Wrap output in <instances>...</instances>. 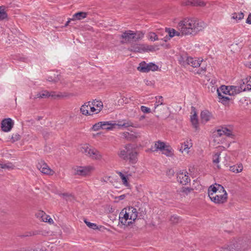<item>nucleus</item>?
Returning <instances> with one entry per match:
<instances>
[{
  "mask_svg": "<svg viewBox=\"0 0 251 251\" xmlns=\"http://www.w3.org/2000/svg\"><path fill=\"white\" fill-rule=\"evenodd\" d=\"M206 24L202 21L194 18H185L180 21L177 25V29L182 31L185 35H195L202 30Z\"/></svg>",
  "mask_w": 251,
  "mask_h": 251,
  "instance_id": "f257e3e1",
  "label": "nucleus"
},
{
  "mask_svg": "<svg viewBox=\"0 0 251 251\" xmlns=\"http://www.w3.org/2000/svg\"><path fill=\"white\" fill-rule=\"evenodd\" d=\"M37 168L44 174L52 176L54 174L53 170H51L44 161L39 162L37 165Z\"/></svg>",
  "mask_w": 251,
  "mask_h": 251,
  "instance_id": "423d86ee",
  "label": "nucleus"
},
{
  "mask_svg": "<svg viewBox=\"0 0 251 251\" xmlns=\"http://www.w3.org/2000/svg\"><path fill=\"white\" fill-rule=\"evenodd\" d=\"M161 151L163 154L167 156H172L174 154L173 149L170 147L167 146Z\"/></svg>",
  "mask_w": 251,
  "mask_h": 251,
  "instance_id": "7c9ffc66",
  "label": "nucleus"
},
{
  "mask_svg": "<svg viewBox=\"0 0 251 251\" xmlns=\"http://www.w3.org/2000/svg\"><path fill=\"white\" fill-rule=\"evenodd\" d=\"M88 156L93 159L100 160L102 157V155L100 152L95 148H92Z\"/></svg>",
  "mask_w": 251,
  "mask_h": 251,
  "instance_id": "4468645a",
  "label": "nucleus"
},
{
  "mask_svg": "<svg viewBox=\"0 0 251 251\" xmlns=\"http://www.w3.org/2000/svg\"><path fill=\"white\" fill-rule=\"evenodd\" d=\"M183 35H185V34H183L182 31H181L180 30L178 29V31H176V33H175V36H183Z\"/></svg>",
  "mask_w": 251,
  "mask_h": 251,
  "instance_id": "0e129e2a",
  "label": "nucleus"
},
{
  "mask_svg": "<svg viewBox=\"0 0 251 251\" xmlns=\"http://www.w3.org/2000/svg\"><path fill=\"white\" fill-rule=\"evenodd\" d=\"M61 196H62L64 198L66 199L67 201H72L74 199V196L69 193H63L61 194Z\"/></svg>",
  "mask_w": 251,
  "mask_h": 251,
  "instance_id": "49530a36",
  "label": "nucleus"
},
{
  "mask_svg": "<svg viewBox=\"0 0 251 251\" xmlns=\"http://www.w3.org/2000/svg\"><path fill=\"white\" fill-rule=\"evenodd\" d=\"M93 170L94 167L91 166H77L75 169V174L82 176L89 175Z\"/></svg>",
  "mask_w": 251,
  "mask_h": 251,
  "instance_id": "39448f33",
  "label": "nucleus"
},
{
  "mask_svg": "<svg viewBox=\"0 0 251 251\" xmlns=\"http://www.w3.org/2000/svg\"><path fill=\"white\" fill-rule=\"evenodd\" d=\"M135 37L133 31L130 30L125 31L120 35V38L122 39L121 43L122 44H125L135 41Z\"/></svg>",
  "mask_w": 251,
  "mask_h": 251,
  "instance_id": "20e7f679",
  "label": "nucleus"
},
{
  "mask_svg": "<svg viewBox=\"0 0 251 251\" xmlns=\"http://www.w3.org/2000/svg\"><path fill=\"white\" fill-rule=\"evenodd\" d=\"M166 31L168 33L171 37L175 36V33H176V30L173 28H166Z\"/></svg>",
  "mask_w": 251,
  "mask_h": 251,
  "instance_id": "de8ad7c7",
  "label": "nucleus"
},
{
  "mask_svg": "<svg viewBox=\"0 0 251 251\" xmlns=\"http://www.w3.org/2000/svg\"><path fill=\"white\" fill-rule=\"evenodd\" d=\"M117 174L121 177L123 184L126 187H128L129 186V184L127 181L128 178L126 176V175L120 172H117Z\"/></svg>",
  "mask_w": 251,
  "mask_h": 251,
  "instance_id": "2f4dec72",
  "label": "nucleus"
},
{
  "mask_svg": "<svg viewBox=\"0 0 251 251\" xmlns=\"http://www.w3.org/2000/svg\"><path fill=\"white\" fill-rule=\"evenodd\" d=\"M212 193V196L215 195V194L217 193V186L215 184V185H211L208 190V196L209 197V194Z\"/></svg>",
  "mask_w": 251,
  "mask_h": 251,
  "instance_id": "58836bf2",
  "label": "nucleus"
},
{
  "mask_svg": "<svg viewBox=\"0 0 251 251\" xmlns=\"http://www.w3.org/2000/svg\"><path fill=\"white\" fill-rule=\"evenodd\" d=\"M188 2H190L191 4L194 6H204L205 5V2L201 0H192L191 1H189Z\"/></svg>",
  "mask_w": 251,
  "mask_h": 251,
  "instance_id": "e433bc0d",
  "label": "nucleus"
},
{
  "mask_svg": "<svg viewBox=\"0 0 251 251\" xmlns=\"http://www.w3.org/2000/svg\"><path fill=\"white\" fill-rule=\"evenodd\" d=\"M192 147V143L191 140H187L185 141L183 144H181V147L179 151L183 152L184 151L188 153V149Z\"/></svg>",
  "mask_w": 251,
  "mask_h": 251,
  "instance_id": "f3484780",
  "label": "nucleus"
},
{
  "mask_svg": "<svg viewBox=\"0 0 251 251\" xmlns=\"http://www.w3.org/2000/svg\"><path fill=\"white\" fill-rule=\"evenodd\" d=\"M84 222L86 224V225L90 228H91L93 229H96L97 228V226L95 224L88 222L86 220H84Z\"/></svg>",
  "mask_w": 251,
  "mask_h": 251,
  "instance_id": "603ef678",
  "label": "nucleus"
},
{
  "mask_svg": "<svg viewBox=\"0 0 251 251\" xmlns=\"http://www.w3.org/2000/svg\"><path fill=\"white\" fill-rule=\"evenodd\" d=\"M102 129H112L116 126V124H113L110 122H101Z\"/></svg>",
  "mask_w": 251,
  "mask_h": 251,
  "instance_id": "c85d7f7f",
  "label": "nucleus"
},
{
  "mask_svg": "<svg viewBox=\"0 0 251 251\" xmlns=\"http://www.w3.org/2000/svg\"><path fill=\"white\" fill-rule=\"evenodd\" d=\"M92 148H90L88 145L84 144L81 146L80 151L88 156L89 152H90Z\"/></svg>",
  "mask_w": 251,
  "mask_h": 251,
  "instance_id": "473e14b6",
  "label": "nucleus"
},
{
  "mask_svg": "<svg viewBox=\"0 0 251 251\" xmlns=\"http://www.w3.org/2000/svg\"><path fill=\"white\" fill-rule=\"evenodd\" d=\"M202 59L190 57L188 60V66H191L193 68H197L201 66Z\"/></svg>",
  "mask_w": 251,
  "mask_h": 251,
  "instance_id": "f8f14e48",
  "label": "nucleus"
},
{
  "mask_svg": "<svg viewBox=\"0 0 251 251\" xmlns=\"http://www.w3.org/2000/svg\"><path fill=\"white\" fill-rule=\"evenodd\" d=\"M143 51H152L153 50V48L152 46H145L143 45Z\"/></svg>",
  "mask_w": 251,
  "mask_h": 251,
  "instance_id": "5fc2aeb1",
  "label": "nucleus"
},
{
  "mask_svg": "<svg viewBox=\"0 0 251 251\" xmlns=\"http://www.w3.org/2000/svg\"><path fill=\"white\" fill-rule=\"evenodd\" d=\"M229 88L230 90L231 96H234L241 92L245 91V89L239 88V86H229Z\"/></svg>",
  "mask_w": 251,
  "mask_h": 251,
  "instance_id": "b1692460",
  "label": "nucleus"
},
{
  "mask_svg": "<svg viewBox=\"0 0 251 251\" xmlns=\"http://www.w3.org/2000/svg\"><path fill=\"white\" fill-rule=\"evenodd\" d=\"M59 78L57 77H54L52 78V77H49L48 78V80L49 81H53L54 82H57L59 80Z\"/></svg>",
  "mask_w": 251,
  "mask_h": 251,
  "instance_id": "052dcab7",
  "label": "nucleus"
},
{
  "mask_svg": "<svg viewBox=\"0 0 251 251\" xmlns=\"http://www.w3.org/2000/svg\"><path fill=\"white\" fill-rule=\"evenodd\" d=\"M129 153L130 154V155L128 157V160H129L131 163H135L137 161V153L135 149L132 147Z\"/></svg>",
  "mask_w": 251,
  "mask_h": 251,
  "instance_id": "aec40b11",
  "label": "nucleus"
},
{
  "mask_svg": "<svg viewBox=\"0 0 251 251\" xmlns=\"http://www.w3.org/2000/svg\"><path fill=\"white\" fill-rule=\"evenodd\" d=\"M13 125L14 123L11 119H4L1 123V129L4 132H9L11 130Z\"/></svg>",
  "mask_w": 251,
  "mask_h": 251,
  "instance_id": "9d476101",
  "label": "nucleus"
},
{
  "mask_svg": "<svg viewBox=\"0 0 251 251\" xmlns=\"http://www.w3.org/2000/svg\"><path fill=\"white\" fill-rule=\"evenodd\" d=\"M239 84L240 86H239V88H242L243 89H244V88H245V91L249 90V87H247L245 79L241 80Z\"/></svg>",
  "mask_w": 251,
  "mask_h": 251,
  "instance_id": "c03bdc74",
  "label": "nucleus"
},
{
  "mask_svg": "<svg viewBox=\"0 0 251 251\" xmlns=\"http://www.w3.org/2000/svg\"><path fill=\"white\" fill-rule=\"evenodd\" d=\"M217 186V193L224 194V192H226L225 190L224 187L220 184H215Z\"/></svg>",
  "mask_w": 251,
  "mask_h": 251,
  "instance_id": "09e8293b",
  "label": "nucleus"
},
{
  "mask_svg": "<svg viewBox=\"0 0 251 251\" xmlns=\"http://www.w3.org/2000/svg\"><path fill=\"white\" fill-rule=\"evenodd\" d=\"M102 123L101 122H99L98 123H96L94 125H93L92 127V129L94 131H97L99 130L100 129H102Z\"/></svg>",
  "mask_w": 251,
  "mask_h": 251,
  "instance_id": "8fccbe9b",
  "label": "nucleus"
},
{
  "mask_svg": "<svg viewBox=\"0 0 251 251\" xmlns=\"http://www.w3.org/2000/svg\"><path fill=\"white\" fill-rule=\"evenodd\" d=\"M229 86L222 85L220 87V89H217V91H220L219 93L222 94L229 95L231 96L230 90H229Z\"/></svg>",
  "mask_w": 251,
  "mask_h": 251,
  "instance_id": "cd10ccee",
  "label": "nucleus"
},
{
  "mask_svg": "<svg viewBox=\"0 0 251 251\" xmlns=\"http://www.w3.org/2000/svg\"><path fill=\"white\" fill-rule=\"evenodd\" d=\"M50 97V92L46 90H43L37 93L34 97V99L37 98L46 99Z\"/></svg>",
  "mask_w": 251,
  "mask_h": 251,
  "instance_id": "393cba45",
  "label": "nucleus"
},
{
  "mask_svg": "<svg viewBox=\"0 0 251 251\" xmlns=\"http://www.w3.org/2000/svg\"><path fill=\"white\" fill-rule=\"evenodd\" d=\"M157 101L156 102V103L155 104V108H156L157 107H158L159 105H162L163 104V98L162 96H158L155 97Z\"/></svg>",
  "mask_w": 251,
  "mask_h": 251,
  "instance_id": "a19ab883",
  "label": "nucleus"
},
{
  "mask_svg": "<svg viewBox=\"0 0 251 251\" xmlns=\"http://www.w3.org/2000/svg\"><path fill=\"white\" fill-rule=\"evenodd\" d=\"M205 71H206V68L205 67H201L200 68V69L199 70V71L197 72V73L198 74H200L204 73V72H205Z\"/></svg>",
  "mask_w": 251,
  "mask_h": 251,
  "instance_id": "bf43d9fd",
  "label": "nucleus"
},
{
  "mask_svg": "<svg viewBox=\"0 0 251 251\" xmlns=\"http://www.w3.org/2000/svg\"><path fill=\"white\" fill-rule=\"evenodd\" d=\"M217 133L219 136L225 135L229 137L231 135V131L226 127H222L221 129L217 130Z\"/></svg>",
  "mask_w": 251,
  "mask_h": 251,
  "instance_id": "4be33fe9",
  "label": "nucleus"
},
{
  "mask_svg": "<svg viewBox=\"0 0 251 251\" xmlns=\"http://www.w3.org/2000/svg\"><path fill=\"white\" fill-rule=\"evenodd\" d=\"M125 175L128 178L129 176H132L131 174L130 173H128V172H125Z\"/></svg>",
  "mask_w": 251,
  "mask_h": 251,
  "instance_id": "774afa93",
  "label": "nucleus"
},
{
  "mask_svg": "<svg viewBox=\"0 0 251 251\" xmlns=\"http://www.w3.org/2000/svg\"><path fill=\"white\" fill-rule=\"evenodd\" d=\"M135 38V41H138L141 39L144 35V33L141 31H136L135 32L134 31Z\"/></svg>",
  "mask_w": 251,
  "mask_h": 251,
  "instance_id": "4c0bfd02",
  "label": "nucleus"
},
{
  "mask_svg": "<svg viewBox=\"0 0 251 251\" xmlns=\"http://www.w3.org/2000/svg\"><path fill=\"white\" fill-rule=\"evenodd\" d=\"M243 167L242 164H238L230 167L229 170L235 173H239L242 171Z\"/></svg>",
  "mask_w": 251,
  "mask_h": 251,
  "instance_id": "bb28decb",
  "label": "nucleus"
},
{
  "mask_svg": "<svg viewBox=\"0 0 251 251\" xmlns=\"http://www.w3.org/2000/svg\"><path fill=\"white\" fill-rule=\"evenodd\" d=\"M245 80L247 87H249V90H251V76L248 78H246Z\"/></svg>",
  "mask_w": 251,
  "mask_h": 251,
  "instance_id": "6e6d98bb",
  "label": "nucleus"
},
{
  "mask_svg": "<svg viewBox=\"0 0 251 251\" xmlns=\"http://www.w3.org/2000/svg\"><path fill=\"white\" fill-rule=\"evenodd\" d=\"M246 23L249 24H251V13L249 15L246 20Z\"/></svg>",
  "mask_w": 251,
  "mask_h": 251,
  "instance_id": "338daca9",
  "label": "nucleus"
},
{
  "mask_svg": "<svg viewBox=\"0 0 251 251\" xmlns=\"http://www.w3.org/2000/svg\"><path fill=\"white\" fill-rule=\"evenodd\" d=\"M148 38L152 41L158 40L157 35L154 32H150L148 34Z\"/></svg>",
  "mask_w": 251,
  "mask_h": 251,
  "instance_id": "ea45409f",
  "label": "nucleus"
},
{
  "mask_svg": "<svg viewBox=\"0 0 251 251\" xmlns=\"http://www.w3.org/2000/svg\"><path fill=\"white\" fill-rule=\"evenodd\" d=\"M2 169H11V166L9 164H2Z\"/></svg>",
  "mask_w": 251,
  "mask_h": 251,
  "instance_id": "680f3d73",
  "label": "nucleus"
},
{
  "mask_svg": "<svg viewBox=\"0 0 251 251\" xmlns=\"http://www.w3.org/2000/svg\"><path fill=\"white\" fill-rule=\"evenodd\" d=\"M240 246L236 240H232L229 244L216 251H239Z\"/></svg>",
  "mask_w": 251,
  "mask_h": 251,
  "instance_id": "6e6552de",
  "label": "nucleus"
},
{
  "mask_svg": "<svg viewBox=\"0 0 251 251\" xmlns=\"http://www.w3.org/2000/svg\"><path fill=\"white\" fill-rule=\"evenodd\" d=\"M186 171H180L177 176V181L182 185H186L190 181V178Z\"/></svg>",
  "mask_w": 251,
  "mask_h": 251,
  "instance_id": "1a4fd4ad",
  "label": "nucleus"
},
{
  "mask_svg": "<svg viewBox=\"0 0 251 251\" xmlns=\"http://www.w3.org/2000/svg\"><path fill=\"white\" fill-rule=\"evenodd\" d=\"M7 14L5 11V7L0 6V21L3 20L7 18Z\"/></svg>",
  "mask_w": 251,
  "mask_h": 251,
  "instance_id": "f704fd0d",
  "label": "nucleus"
},
{
  "mask_svg": "<svg viewBox=\"0 0 251 251\" xmlns=\"http://www.w3.org/2000/svg\"><path fill=\"white\" fill-rule=\"evenodd\" d=\"M219 91H218V95L220 101H221L223 104L227 103L229 101L230 99L227 97H226L223 95L221 93H219Z\"/></svg>",
  "mask_w": 251,
  "mask_h": 251,
  "instance_id": "72a5a7b5",
  "label": "nucleus"
},
{
  "mask_svg": "<svg viewBox=\"0 0 251 251\" xmlns=\"http://www.w3.org/2000/svg\"><path fill=\"white\" fill-rule=\"evenodd\" d=\"M143 45L132 44L128 48V50L134 52H142L143 51Z\"/></svg>",
  "mask_w": 251,
  "mask_h": 251,
  "instance_id": "dca6fc26",
  "label": "nucleus"
},
{
  "mask_svg": "<svg viewBox=\"0 0 251 251\" xmlns=\"http://www.w3.org/2000/svg\"><path fill=\"white\" fill-rule=\"evenodd\" d=\"M131 148H132V146L130 145H127L126 146V147H125V149L123 150H122L120 151V152L119 154L120 157L124 160H128V155H126V153L127 152L129 153Z\"/></svg>",
  "mask_w": 251,
  "mask_h": 251,
  "instance_id": "2eb2a0df",
  "label": "nucleus"
},
{
  "mask_svg": "<svg viewBox=\"0 0 251 251\" xmlns=\"http://www.w3.org/2000/svg\"><path fill=\"white\" fill-rule=\"evenodd\" d=\"M201 117L202 123H206L211 119L212 115L208 111L205 110L201 112Z\"/></svg>",
  "mask_w": 251,
  "mask_h": 251,
  "instance_id": "a211bd4d",
  "label": "nucleus"
},
{
  "mask_svg": "<svg viewBox=\"0 0 251 251\" xmlns=\"http://www.w3.org/2000/svg\"><path fill=\"white\" fill-rule=\"evenodd\" d=\"M141 110L144 113H149L151 112V109L145 106H141Z\"/></svg>",
  "mask_w": 251,
  "mask_h": 251,
  "instance_id": "864d4df0",
  "label": "nucleus"
},
{
  "mask_svg": "<svg viewBox=\"0 0 251 251\" xmlns=\"http://www.w3.org/2000/svg\"><path fill=\"white\" fill-rule=\"evenodd\" d=\"M50 97L55 99L56 98H60L61 96L59 94H56L55 92H51L50 93Z\"/></svg>",
  "mask_w": 251,
  "mask_h": 251,
  "instance_id": "4d7b16f0",
  "label": "nucleus"
},
{
  "mask_svg": "<svg viewBox=\"0 0 251 251\" xmlns=\"http://www.w3.org/2000/svg\"><path fill=\"white\" fill-rule=\"evenodd\" d=\"M89 109H90V112H96L97 113V108L94 106H91L90 105Z\"/></svg>",
  "mask_w": 251,
  "mask_h": 251,
  "instance_id": "e2e57ef3",
  "label": "nucleus"
},
{
  "mask_svg": "<svg viewBox=\"0 0 251 251\" xmlns=\"http://www.w3.org/2000/svg\"><path fill=\"white\" fill-rule=\"evenodd\" d=\"M87 13L84 12H79L73 15L72 20H80L86 17Z\"/></svg>",
  "mask_w": 251,
  "mask_h": 251,
  "instance_id": "a878e982",
  "label": "nucleus"
},
{
  "mask_svg": "<svg viewBox=\"0 0 251 251\" xmlns=\"http://www.w3.org/2000/svg\"><path fill=\"white\" fill-rule=\"evenodd\" d=\"M21 138V136L17 133H13L11 136V140L12 142H15L19 140Z\"/></svg>",
  "mask_w": 251,
  "mask_h": 251,
  "instance_id": "79ce46f5",
  "label": "nucleus"
},
{
  "mask_svg": "<svg viewBox=\"0 0 251 251\" xmlns=\"http://www.w3.org/2000/svg\"><path fill=\"white\" fill-rule=\"evenodd\" d=\"M116 126L120 127L127 128L128 127H133L135 128L140 127V125L137 123H134L128 120H124L122 121H119L118 124H116Z\"/></svg>",
  "mask_w": 251,
  "mask_h": 251,
  "instance_id": "9b49d317",
  "label": "nucleus"
},
{
  "mask_svg": "<svg viewBox=\"0 0 251 251\" xmlns=\"http://www.w3.org/2000/svg\"><path fill=\"white\" fill-rule=\"evenodd\" d=\"M192 114H193L191 116V122L192 124L195 128H197L198 125V121L197 119V115L196 113V109L194 107L192 106Z\"/></svg>",
  "mask_w": 251,
  "mask_h": 251,
  "instance_id": "6ab92c4d",
  "label": "nucleus"
},
{
  "mask_svg": "<svg viewBox=\"0 0 251 251\" xmlns=\"http://www.w3.org/2000/svg\"><path fill=\"white\" fill-rule=\"evenodd\" d=\"M166 145L163 142L158 141L155 143L154 147H152L151 149L152 151H157L158 150L162 151L165 147Z\"/></svg>",
  "mask_w": 251,
  "mask_h": 251,
  "instance_id": "412c9836",
  "label": "nucleus"
},
{
  "mask_svg": "<svg viewBox=\"0 0 251 251\" xmlns=\"http://www.w3.org/2000/svg\"><path fill=\"white\" fill-rule=\"evenodd\" d=\"M209 198L210 200L215 203L222 204L225 203L227 199V194L226 192H224V194L222 195H215L212 196V193L209 194Z\"/></svg>",
  "mask_w": 251,
  "mask_h": 251,
  "instance_id": "0eeeda50",
  "label": "nucleus"
},
{
  "mask_svg": "<svg viewBox=\"0 0 251 251\" xmlns=\"http://www.w3.org/2000/svg\"><path fill=\"white\" fill-rule=\"evenodd\" d=\"M244 14L243 12L234 13L232 14L231 18L235 20L236 21H239L243 19Z\"/></svg>",
  "mask_w": 251,
  "mask_h": 251,
  "instance_id": "c9c22d12",
  "label": "nucleus"
},
{
  "mask_svg": "<svg viewBox=\"0 0 251 251\" xmlns=\"http://www.w3.org/2000/svg\"><path fill=\"white\" fill-rule=\"evenodd\" d=\"M175 174V172L173 169H169L167 172V175L169 177H171L174 176Z\"/></svg>",
  "mask_w": 251,
  "mask_h": 251,
  "instance_id": "13d9d810",
  "label": "nucleus"
},
{
  "mask_svg": "<svg viewBox=\"0 0 251 251\" xmlns=\"http://www.w3.org/2000/svg\"><path fill=\"white\" fill-rule=\"evenodd\" d=\"M39 216H41L42 220L45 222H47L50 217L49 216L46 215V214L43 211L40 212L39 213Z\"/></svg>",
  "mask_w": 251,
  "mask_h": 251,
  "instance_id": "a18cd8bd",
  "label": "nucleus"
},
{
  "mask_svg": "<svg viewBox=\"0 0 251 251\" xmlns=\"http://www.w3.org/2000/svg\"><path fill=\"white\" fill-rule=\"evenodd\" d=\"M130 135H130L129 133L128 132H124V133H123V136L125 138L128 139L129 136H130Z\"/></svg>",
  "mask_w": 251,
  "mask_h": 251,
  "instance_id": "69168bd1",
  "label": "nucleus"
},
{
  "mask_svg": "<svg viewBox=\"0 0 251 251\" xmlns=\"http://www.w3.org/2000/svg\"><path fill=\"white\" fill-rule=\"evenodd\" d=\"M170 220L173 224H177L179 223L180 218L176 215H173L171 217Z\"/></svg>",
  "mask_w": 251,
  "mask_h": 251,
  "instance_id": "37998d69",
  "label": "nucleus"
},
{
  "mask_svg": "<svg viewBox=\"0 0 251 251\" xmlns=\"http://www.w3.org/2000/svg\"><path fill=\"white\" fill-rule=\"evenodd\" d=\"M137 209L133 207H128L123 209L119 215L120 223L125 226H129L133 224L137 218Z\"/></svg>",
  "mask_w": 251,
  "mask_h": 251,
  "instance_id": "f03ea898",
  "label": "nucleus"
},
{
  "mask_svg": "<svg viewBox=\"0 0 251 251\" xmlns=\"http://www.w3.org/2000/svg\"><path fill=\"white\" fill-rule=\"evenodd\" d=\"M220 153L217 152L213 156V161L214 163H218L219 162Z\"/></svg>",
  "mask_w": 251,
  "mask_h": 251,
  "instance_id": "3c124183",
  "label": "nucleus"
},
{
  "mask_svg": "<svg viewBox=\"0 0 251 251\" xmlns=\"http://www.w3.org/2000/svg\"><path fill=\"white\" fill-rule=\"evenodd\" d=\"M92 104L93 106H94L97 108V113L100 112L103 107L102 102L101 101L97 100H94L92 102Z\"/></svg>",
  "mask_w": 251,
  "mask_h": 251,
  "instance_id": "c756f323",
  "label": "nucleus"
},
{
  "mask_svg": "<svg viewBox=\"0 0 251 251\" xmlns=\"http://www.w3.org/2000/svg\"><path fill=\"white\" fill-rule=\"evenodd\" d=\"M189 56L186 53L180 54L177 56V60L181 66L187 67Z\"/></svg>",
  "mask_w": 251,
  "mask_h": 251,
  "instance_id": "ddd939ff",
  "label": "nucleus"
},
{
  "mask_svg": "<svg viewBox=\"0 0 251 251\" xmlns=\"http://www.w3.org/2000/svg\"><path fill=\"white\" fill-rule=\"evenodd\" d=\"M157 69L158 66L155 64L152 63L147 64L145 62L140 63L139 66L137 68L139 71L143 73H147L150 71H156Z\"/></svg>",
  "mask_w": 251,
  "mask_h": 251,
  "instance_id": "7ed1b4c3",
  "label": "nucleus"
},
{
  "mask_svg": "<svg viewBox=\"0 0 251 251\" xmlns=\"http://www.w3.org/2000/svg\"><path fill=\"white\" fill-rule=\"evenodd\" d=\"M90 101L84 103L80 108V112L84 115H90L89 109L90 107Z\"/></svg>",
  "mask_w": 251,
  "mask_h": 251,
  "instance_id": "5701e85b",
  "label": "nucleus"
}]
</instances>
